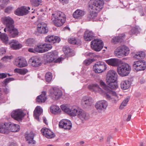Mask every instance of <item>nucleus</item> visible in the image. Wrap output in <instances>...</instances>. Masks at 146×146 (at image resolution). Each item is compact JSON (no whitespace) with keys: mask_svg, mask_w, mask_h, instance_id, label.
Segmentation results:
<instances>
[{"mask_svg":"<svg viewBox=\"0 0 146 146\" xmlns=\"http://www.w3.org/2000/svg\"><path fill=\"white\" fill-rule=\"evenodd\" d=\"M45 77L46 80L47 82H49L51 81L52 78V76L50 72H48L46 73Z\"/></svg>","mask_w":146,"mask_h":146,"instance_id":"a18cd8bd","label":"nucleus"},{"mask_svg":"<svg viewBox=\"0 0 146 146\" xmlns=\"http://www.w3.org/2000/svg\"><path fill=\"white\" fill-rule=\"evenodd\" d=\"M3 23L6 25V28L4 29L5 32H7V29L14 26V21L13 19L9 16L1 18Z\"/></svg>","mask_w":146,"mask_h":146,"instance_id":"dca6fc26","label":"nucleus"},{"mask_svg":"<svg viewBox=\"0 0 146 146\" xmlns=\"http://www.w3.org/2000/svg\"><path fill=\"white\" fill-rule=\"evenodd\" d=\"M84 12L82 10L77 9L73 13V16L76 19H78L84 15Z\"/></svg>","mask_w":146,"mask_h":146,"instance_id":"ea45409f","label":"nucleus"},{"mask_svg":"<svg viewBox=\"0 0 146 146\" xmlns=\"http://www.w3.org/2000/svg\"><path fill=\"white\" fill-rule=\"evenodd\" d=\"M25 114L21 109H17L13 111L11 113L12 117L19 121H21Z\"/></svg>","mask_w":146,"mask_h":146,"instance_id":"4468645a","label":"nucleus"},{"mask_svg":"<svg viewBox=\"0 0 146 146\" xmlns=\"http://www.w3.org/2000/svg\"><path fill=\"white\" fill-rule=\"evenodd\" d=\"M14 72L15 73H17L21 75H24L27 72L28 70L25 69L16 68L14 70Z\"/></svg>","mask_w":146,"mask_h":146,"instance_id":"79ce46f5","label":"nucleus"},{"mask_svg":"<svg viewBox=\"0 0 146 146\" xmlns=\"http://www.w3.org/2000/svg\"><path fill=\"white\" fill-rule=\"evenodd\" d=\"M46 92L43 91L40 95L37 96L36 98V101L38 102H44L46 100L47 98L46 96Z\"/></svg>","mask_w":146,"mask_h":146,"instance_id":"c9c22d12","label":"nucleus"},{"mask_svg":"<svg viewBox=\"0 0 146 146\" xmlns=\"http://www.w3.org/2000/svg\"><path fill=\"white\" fill-rule=\"evenodd\" d=\"M109 65L113 66H118L121 64V61L117 58H111L105 60Z\"/></svg>","mask_w":146,"mask_h":146,"instance_id":"a878e982","label":"nucleus"},{"mask_svg":"<svg viewBox=\"0 0 146 146\" xmlns=\"http://www.w3.org/2000/svg\"><path fill=\"white\" fill-rule=\"evenodd\" d=\"M9 0H0V6L1 7H3L6 5L9 1Z\"/></svg>","mask_w":146,"mask_h":146,"instance_id":"3c124183","label":"nucleus"},{"mask_svg":"<svg viewBox=\"0 0 146 146\" xmlns=\"http://www.w3.org/2000/svg\"><path fill=\"white\" fill-rule=\"evenodd\" d=\"M34 41V40L33 38H29L26 40L25 44L27 46H30L33 43Z\"/></svg>","mask_w":146,"mask_h":146,"instance_id":"09e8293b","label":"nucleus"},{"mask_svg":"<svg viewBox=\"0 0 146 146\" xmlns=\"http://www.w3.org/2000/svg\"><path fill=\"white\" fill-rule=\"evenodd\" d=\"M58 54V52L56 51L48 52L46 54L45 59L47 62L60 63L64 58L62 57L57 58Z\"/></svg>","mask_w":146,"mask_h":146,"instance_id":"6e6552de","label":"nucleus"},{"mask_svg":"<svg viewBox=\"0 0 146 146\" xmlns=\"http://www.w3.org/2000/svg\"><path fill=\"white\" fill-rule=\"evenodd\" d=\"M82 105L86 108L91 106L93 104V100L90 97L85 96L83 97L82 101Z\"/></svg>","mask_w":146,"mask_h":146,"instance_id":"412c9836","label":"nucleus"},{"mask_svg":"<svg viewBox=\"0 0 146 146\" xmlns=\"http://www.w3.org/2000/svg\"><path fill=\"white\" fill-rule=\"evenodd\" d=\"M50 111L52 113L56 114L60 113L61 110L57 106L52 105L50 108Z\"/></svg>","mask_w":146,"mask_h":146,"instance_id":"e433bc0d","label":"nucleus"},{"mask_svg":"<svg viewBox=\"0 0 146 146\" xmlns=\"http://www.w3.org/2000/svg\"><path fill=\"white\" fill-rule=\"evenodd\" d=\"M108 106L107 102L104 100L98 101L95 105L96 109L98 111H101L105 110Z\"/></svg>","mask_w":146,"mask_h":146,"instance_id":"aec40b11","label":"nucleus"},{"mask_svg":"<svg viewBox=\"0 0 146 146\" xmlns=\"http://www.w3.org/2000/svg\"><path fill=\"white\" fill-rule=\"evenodd\" d=\"M42 134L46 138L51 139L55 136V135L50 129L46 128H44L41 130Z\"/></svg>","mask_w":146,"mask_h":146,"instance_id":"393cba45","label":"nucleus"},{"mask_svg":"<svg viewBox=\"0 0 146 146\" xmlns=\"http://www.w3.org/2000/svg\"><path fill=\"white\" fill-rule=\"evenodd\" d=\"M60 37L57 36L48 35L45 37V41L46 42H50L52 43L59 42L60 41Z\"/></svg>","mask_w":146,"mask_h":146,"instance_id":"bb28decb","label":"nucleus"},{"mask_svg":"<svg viewBox=\"0 0 146 146\" xmlns=\"http://www.w3.org/2000/svg\"><path fill=\"white\" fill-rule=\"evenodd\" d=\"M93 59H88L85 60L84 62V63L86 65H88L90 64L92 62L94 61Z\"/></svg>","mask_w":146,"mask_h":146,"instance_id":"864d4df0","label":"nucleus"},{"mask_svg":"<svg viewBox=\"0 0 146 146\" xmlns=\"http://www.w3.org/2000/svg\"><path fill=\"white\" fill-rule=\"evenodd\" d=\"M7 31H8L9 33L10 36L13 38L17 37L19 34L18 30L15 28L14 25L12 26V27L7 29Z\"/></svg>","mask_w":146,"mask_h":146,"instance_id":"c85d7f7f","label":"nucleus"},{"mask_svg":"<svg viewBox=\"0 0 146 146\" xmlns=\"http://www.w3.org/2000/svg\"><path fill=\"white\" fill-rule=\"evenodd\" d=\"M129 97H127L124 99V100L123 101V102L120 106V109H123L124 107H125L126 106L129 100Z\"/></svg>","mask_w":146,"mask_h":146,"instance_id":"c03bdc74","label":"nucleus"},{"mask_svg":"<svg viewBox=\"0 0 146 146\" xmlns=\"http://www.w3.org/2000/svg\"><path fill=\"white\" fill-rule=\"evenodd\" d=\"M130 49L125 45L119 46L115 50L114 54L115 56L119 58L127 56L129 53Z\"/></svg>","mask_w":146,"mask_h":146,"instance_id":"423d86ee","label":"nucleus"},{"mask_svg":"<svg viewBox=\"0 0 146 146\" xmlns=\"http://www.w3.org/2000/svg\"><path fill=\"white\" fill-rule=\"evenodd\" d=\"M117 70L119 76L124 77L127 76L129 74L131 67L128 64L121 62L119 66H117Z\"/></svg>","mask_w":146,"mask_h":146,"instance_id":"39448f33","label":"nucleus"},{"mask_svg":"<svg viewBox=\"0 0 146 146\" xmlns=\"http://www.w3.org/2000/svg\"><path fill=\"white\" fill-rule=\"evenodd\" d=\"M29 62L32 66L34 67H37L40 66L41 61L40 58L37 56L32 57L29 60Z\"/></svg>","mask_w":146,"mask_h":146,"instance_id":"b1692460","label":"nucleus"},{"mask_svg":"<svg viewBox=\"0 0 146 146\" xmlns=\"http://www.w3.org/2000/svg\"><path fill=\"white\" fill-rule=\"evenodd\" d=\"M15 79L12 78H8L4 80L3 81V84L5 85L6 86L11 81L14 80Z\"/></svg>","mask_w":146,"mask_h":146,"instance_id":"8fccbe9b","label":"nucleus"},{"mask_svg":"<svg viewBox=\"0 0 146 146\" xmlns=\"http://www.w3.org/2000/svg\"><path fill=\"white\" fill-rule=\"evenodd\" d=\"M117 78V74L115 70H110L106 75V81L109 87L112 89H115L118 87L116 82Z\"/></svg>","mask_w":146,"mask_h":146,"instance_id":"20e7f679","label":"nucleus"},{"mask_svg":"<svg viewBox=\"0 0 146 146\" xmlns=\"http://www.w3.org/2000/svg\"><path fill=\"white\" fill-rule=\"evenodd\" d=\"M34 136V134L32 132L26 134L25 138L28 143L32 144L35 143V141L33 140Z\"/></svg>","mask_w":146,"mask_h":146,"instance_id":"473e14b6","label":"nucleus"},{"mask_svg":"<svg viewBox=\"0 0 146 146\" xmlns=\"http://www.w3.org/2000/svg\"><path fill=\"white\" fill-rule=\"evenodd\" d=\"M6 49L5 48L2 47L0 48V54H4L6 53Z\"/></svg>","mask_w":146,"mask_h":146,"instance_id":"bf43d9fd","label":"nucleus"},{"mask_svg":"<svg viewBox=\"0 0 146 146\" xmlns=\"http://www.w3.org/2000/svg\"><path fill=\"white\" fill-rule=\"evenodd\" d=\"M87 69V66L83 67L80 72L81 74H86Z\"/></svg>","mask_w":146,"mask_h":146,"instance_id":"4d7b16f0","label":"nucleus"},{"mask_svg":"<svg viewBox=\"0 0 146 146\" xmlns=\"http://www.w3.org/2000/svg\"><path fill=\"white\" fill-rule=\"evenodd\" d=\"M20 129L19 126L10 122L0 123V133L7 134L10 131L17 132Z\"/></svg>","mask_w":146,"mask_h":146,"instance_id":"f03ea898","label":"nucleus"},{"mask_svg":"<svg viewBox=\"0 0 146 146\" xmlns=\"http://www.w3.org/2000/svg\"><path fill=\"white\" fill-rule=\"evenodd\" d=\"M120 7L122 8H124L125 7L126 5H125L123 3V1H120Z\"/></svg>","mask_w":146,"mask_h":146,"instance_id":"774afa93","label":"nucleus"},{"mask_svg":"<svg viewBox=\"0 0 146 146\" xmlns=\"http://www.w3.org/2000/svg\"><path fill=\"white\" fill-rule=\"evenodd\" d=\"M131 84L130 82L128 80L122 81L121 83V87L123 90H127L129 88Z\"/></svg>","mask_w":146,"mask_h":146,"instance_id":"f704fd0d","label":"nucleus"},{"mask_svg":"<svg viewBox=\"0 0 146 146\" xmlns=\"http://www.w3.org/2000/svg\"><path fill=\"white\" fill-rule=\"evenodd\" d=\"M35 13V15L31 17V19H33V18H35V16H36L37 15H38L39 14V13L36 12L35 11L32 12V13Z\"/></svg>","mask_w":146,"mask_h":146,"instance_id":"338daca9","label":"nucleus"},{"mask_svg":"<svg viewBox=\"0 0 146 146\" xmlns=\"http://www.w3.org/2000/svg\"><path fill=\"white\" fill-rule=\"evenodd\" d=\"M104 44L102 40L99 39H95L91 42V46L94 50L98 52L100 51L103 48Z\"/></svg>","mask_w":146,"mask_h":146,"instance_id":"ddd939ff","label":"nucleus"},{"mask_svg":"<svg viewBox=\"0 0 146 146\" xmlns=\"http://www.w3.org/2000/svg\"><path fill=\"white\" fill-rule=\"evenodd\" d=\"M108 93L104 94L106 98L111 102L114 104H116L120 99L119 97L116 93L110 90H108Z\"/></svg>","mask_w":146,"mask_h":146,"instance_id":"1a4fd4ad","label":"nucleus"},{"mask_svg":"<svg viewBox=\"0 0 146 146\" xmlns=\"http://www.w3.org/2000/svg\"><path fill=\"white\" fill-rule=\"evenodd\" d=\"M52 48L50 44L40 43L35 46V50L36 52L42 53L47 52Z\"/></svg>","mask_w":146,"mask_h":146,"instance_id":"9b49d317","label":"nucleus"},{"mask_svg":"<svg viewBox=\"0 0 146 146\" xmlns=\"http://www.w3.org/2000/svg\"><path fill=\"white\" fill-rule=\"evenodd\" d=\"M31 2L33 5L37 7L41 4L42 1L41 0H31Z\"/></svg>","mask_w":146,"mask_h":146,"instance_id":"49530a36","label":"nucleus"},{"mask_svg":"<svg viewBox=\"0 0 146 146\" xmlns=\"http://www.w3.org/2000/svg\"><path fill=\"white\" fill-rule=\"evenodd\" d=\"M12 56H5L3 57L1 59L2 61L4 62H6L9 61L12 58Z\"/></svg>","mask_w":146,"mask_h":146,"instance_id":"603ef678","label":"nucleus"},{"mask_svg":"<svg viewBox=\"0 0 146 146\" xmlns=\"http://www.w3.org/2000/svg\"><path fill=\"white\" fill-rule=\"evenodd\" d=\"M98 11H96V10L92 9L91 11L90 14L88 17L87 19L88 21L93 20V21H96V19H95L97 16V13Z\"/></svg>","mask_w":146,"mask_h":146,"instance_id":"72a5a7b5","label":"nucleus"},{"mask_svg":"<svg viewBox=\"0 0 146 146\" xmlns=\"http://www.w3.org/2000/svg\"><path fill=\"white\" fill-rule=\"evenodd\" d=\"M145 14H144V13H143V11L142 9L141 8V9L139 11V13L140 14V15L141 16H145V15L146 16V7H145Z\"/></svg>","mask_w":146,"mask_h":146,"instance_id":"e2e57ef3","label":"nucleus"},{"mask_svg":"<svg viewBox=\"0 0 146 146\" xmlns=\"http://www.w3.org/2000/svg\"><path fill=\"white\" fill-rule=\"evenodd\" d=\"M125 34H121L118 36L113 37L111 41L112 43L114 44H115L117 42L122 41L125 38Z\"/></svg>","mask_w":146,"mask_h":146,"instance_id":"7c9ffc66","label":"nucleus"},{"mask_svg":"<svg viewBox=\"0 0 146 146\" xmlns=\"http://www.w3.org/2000/svg\"><path fill=\"white\" fill-rule=\"evenodd\" d=\"M6 74L5 73H0V79L5 78L7 77Z\"/></svg>","mask_w":146,"mask_h":146,"instance_id":"680f3d73","label":"nucleus"},{"mask_svg":"<svg viewBox=\"0 0 146 146\" xmlns=\"http://www.w3.org/2000/svg\"><path fill=\"white\" fill-rule=\"evenodd\" d=\"M4 91L6 94H7L9 92V90L8 88L5 87L3 89Z\"/></svg>","mask_w":146,"mask_h":146,"instance_id":"69168bd1","label":"nucleus"},{"mask_svg":"<svg viewBox=\"0 0 146 146\" xmlns=\"http://www.w3.org/2000/svg\"><path fill=\"white\" fill-rule=\"evenodd\" d=\"M141 31V29L139 26H137L132 27L129 32L130 35H136L139 33Z\"/></svg>","mask_w":146,"mask_h":146,"instance_id":"58836bf2","label":"nucleus"},{"mask_svg":"<svg viewBox=\"0 0 146 146\" xmlns=\"http://www.w3.org/2000/svg\"><path fill=\"white\" fill-rule=\"evenodd\" d=\"M51 20L52 23L56 27H59L65 23L66 17L64 14L60 11L53 12L52 14Z\"/></svg>","mask_w":146,"mask_h":146,"instance_id":"7ed1b4c3","label":"nucleus"},{"mask_svg":"<svg viewBox=\"0 0 146 146\" xmlns=\"http://www.w3.org/2000/svg\"><path fill=\"white\" fill-rule=\"evenodd\" d=\"M85 56L86 57H90L91 58L94 57H95L96 55L92 52H87L85 53Z\"/></svg>","mask_w":146,"mask_h":146,"instance_id":"6e6d98bb","label":"nucleus"},{"mask_svg":"<svg viewBox=\"0 0 146 146\" xmlns=\"http://www.w3.org/2000/svg\"><path fill=\"white\" fill-rule=\"evenodd\" d=\"M139 57L140 58H142L145 56V54L144 52L141 51L138 52Z\"/></svg>","mask_w":146,"mask_h":146,"instance_id":"13d9d810","label":"nucleus"},{"mask_svg":"<svg viewBox=\"0 0 146 146\" xmlns=\"http://www.w3.org/2000/svg\"><path fill=\"white\" fill-rule=\"evenodd\" d=\"M38 32L41 34H45L48 32V28L46 24L43 22L38 23L37 25Z\"/></svg>","mask_w":146,"mask_h":146,"instance_id":"f3484780","label":"nucleus"},{"mask_svg":"<svg viewBox=\"0 0 146 146\" xmlns=\"http://www.w3.org/2000/svg\"><path fill=\"white\" fill-rule=\"evenodd\" d=\"M94 37V33L91 31L86 30L84 34V39L86 41H90L93 39Z\"/></svg>","mask_w":146,"mask_h":146,"instance_id":"cd10ccee","label":"nucleus"},{"mask_svg":"<svg viewBox=\"0 0 146 146\" xmlns=\"http://www.w3.org/2000/svg\"><path fill=\"white\" fill-rule=\"evenodd\" d=\"M88 88L92 92H98L100 94L103 93L102 90L99 87L98 85L96 84H89L88 86Z\"/></svg>","mask_w":146,"mask_h":146,"instance_id":"5701e85b","label":"nucleus"},{"mask_svg":"<svg viewBox=\"0 0 146 146\" xmlns=\"http://www.w3.org/2000/svg\"><path fill=\"white\" fill-rule=\"evenodd\" d=\"M133 58L137 59H140V58L139 57V54L138 52H137L133 56Z\"/></svg>","mask_w":146,"mask_h":146,"instance_id":"0e129e2a","label":"nucleus"},{"mask_svg":"<svg viewBox=\"0 0 146 146\" xmlns=\"http://www.w3.org/2000/svg\"><path fill=\"white\" fill-rule=\"evenodd\" d=\"M0 39L4 44H9L8 37L7 35L6 34L4 33H1L0 32Z\"/></svg>","mask_w":146,"mask_h":146,"instance_id":"a19ab883","label":"nucleus"},{"mask_svg":"<svg viewBox=\"0 0 146 146\" xmlns=\"http://www.w3.org/2000/svg\"><path fill=\"white\" fill-rule=\"evenodd\" d=\"M146 68V65L143 60H138L135 61L133 64V68L137 71L143 70Z\"/></svg>","mask_w":146,"mask_h":146,"instance_id":"2eb2a0df","label":"nucleus"},{"mask_svg":"<svg viewBox=\"0 0 146 146\" xmlns=\"http://www.w3.org/2000/svg\"><path fill=\"white\" fill-rule=\"evenodd\" d=\"M63 50L65 55L69 54L71 51V49L68 46H64L63 48Z\"/></svg>","mask_w":146,"mask_h":146,"instance_id":"de8ad7c7","label":"nucleus"},{"mask_svg":"<svg viewBox=\"0 0 146 146\" xmlns=\"http://www.w3.org/2000/svg\"><path fill=\"white\" fill-rule=\"evenodd\" d=\"M107 68L106 64L102 61L96 62L93 66L94 70L96 73H100L104 72Z\"/></svg>","mask_w":146,"mask_h":146,"instance_id":"f8f14e48","label":"nucleus"},{"mask_svg":"<svg viewBox=\"0 0 146 146\" xmlns=\"http://www.w3.org/2000/svg\"><path fill=\"white\" fill-rule=\"evenodd\" d=\"M10 46L14 49H19L22 46V45L15 40H13L11 41Z\"/></svg>","mask_w":146,"mask_h":146,"instance_id":"2f4dec72","label":"nucleus"},{"mask_svg":"<svg viewBox=\"0 0 146 146\" xmlns=\"http://www.w3.org/2000/svg\"><path fill=\"white\" fill-rule=\"evenodd\" d=\"M14 63L15 65L20 68L26 66L28 65L26 60L21 57H18L16 58Z\"/></svg>","mask_w":146,"mask_h":146,"instance_id":"4be33fe9","label":"nucleus"},{"mask_svg":"<svg viewBox=\"0 0 146 146\" xmlns=\"http://www.w3.org/2000/svg\"><path fill=\"white\" fill-rule=\"evenodd\" d=\"M13 7L11 6L7 7L5 10V12L8 13H10L13 9Z\"/></svg>","mask_w":146,"mask_h":146,"instance_id":"5fc2aeb1","label":"nucleus"},{"mask_svg":"<svg viewBox=\"0 0 146 146\" xmlns=\"http://www.w3.org/2000/svg\"><path fill=\"white\" fill-rule=\"evenodd\" d=\"M99 83L101 86L105 91V94L106 93H108L107 90H110L108 89V87L107 86L106 84L102 80L100 81Z\"/></svg>","mask_w":146,"mask_h":146,"instance_id":"37998d69","label":"nucleus"},{"mask_svg":"<svg viewBox=\"0 0 146 146\" xmlns=\"http://www.w3.org/2000/svg\"><path fill=\"white\" fill-rule=\"evenodd\" d=\"M68 42L71 44L80 45L81 44V40L75 37H72L68 39Z\"/></svg>","mask_w":146,"mask_h":146,"instance_id":"4c0bfd02","label":"nucleus"},{"mask_svg":"<svg viewBox=\"0 0 146 146\" xmlns=\"http://www.w3.org/2000/svg\"><path fill=\"white\" fill-rule=\"evenodd\" d=\"M60 128H64L65 129H70L72 127L71 121L69 120L63 119L61 120L59 123Z\"/></svg>","mask_w":146,"mask_h":146,"instance_id":"a211bd4d","label":"nucleus"},{"mask_svg":"<svg viewBox=\"0 0 146 146\" xmlns=\"http://www.w3.org/2000/svg\"><path fill=\"white\" fill-rule=\"evenodd\" d=\"M90 80L89 78H82L80 80V81L82 83L87 82Z\"/></svg>","mask_w":146,"mask_h":146,"instance_id":"052dcab7","label":"nucleus"},{"mask_svg":"<svg viewBox=\"0 0 146 146\" xmlns=\"http://www.w3.org/2000/svg\"><path fill=\"white\" fill-rule=\"evenodd\" d=\"M43 110L40 106H37L34 111V116L35 118L39 121V116L42 113Z\"/></svg>","mask_w":146,"mask_h":146,"instance_id":"c756f323","label":"nucleus"},{"mask_svg":"<svg viewBox=\"0 0 146 146\" xmlns=\"http://www.w3.org/2000/svg\"><path fill=\"white\" fill-rule=\"evenodd\" d=\"M30 9V8L29 7L23 6L17 8L15 11V13L16 15L19 16H23L27 14Z\"/></svg>","mask_w":146,"mask_h":146,"instance_id":"6ab92c4d","label":"nucleus"},{"mask_svg":"<svg viewBox=\"0 0 146 146\" xmlns=\"http://www.w3.org/2000/svg\"><path fill=\"white\" fill-rule=\"evenodd\" d=\"M104 4V0H90L89 7L91 9L99 11L103 8Z\"/></svg>","mask_w":146,"mask_h":146,"instance_id":"0eeeda50","label":"nucleus"},{"mask_svg":"<svg viewBox=\"0 0 146 146\" xmlns=\"http://www.w3.org/2000/svg\"><path fill=\"white\" fill-rule=\"evenodd\" d=\"M61 90L57 88H51L49 91V96L54 100H57L59 99L62 95Z\"/></svg>","mask_w":146,"mask_h":146,"instance_id":"9d476101","label":"nucleus"},{"mask_svg":"<svg viewBox=\"0 0 146 146\" xmlns=\"http://www.w3.org/2000/svg\"><path fill=\"white\" fill-rule=\"evenodd\" d=\"M60 107L62 110L71 116H77L82 121L86 120L89 118V115L83 110L76 106L68 107L62 105Z\"/></svg>","mask_w":146,"mask_h":146,"instance_id":"f257e3e1","label":"nucleus"}]
</instances>
